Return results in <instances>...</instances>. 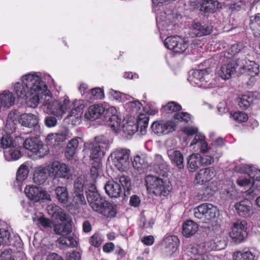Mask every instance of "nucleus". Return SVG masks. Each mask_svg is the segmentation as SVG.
I'll return each mask as SVG.
<instances>
[{"instance_id":"0eeeda50","label":"nucleus","mask_w":260,"mask_h":260,"mask_svg":"<svg viewBox=\"0 0 260 260\" xmlns=\"http://www.w3.org/2000/svg\"><path fill=\"white\" fill-rule=\"evenodd\" d=\"M89 185H91V188L95 189L94 186H92L91 182H89V179H87L86 176H80L75 180L73 196V200L76 204H84L86 203L83 194V188Z\"/></svg>"},{"instance_id":"cd10ccee","label":"nucleus","mask_w":260,"mask_h":260,"mask_svg":"<svg viewBox=\"0 0 260 260\" xmlns=\"http://www.w3.org/2000/svg\"><path fill=\"white\" fill-rule=\"evenodd\" d=\"M104 188L106 193L111 198H119L122 192L121 187L117 182L109 181L106 184Z\"/></svg>"},{"instance_id":"69168bd1","label":"nucleus","mask_w":260,"mask_h":260,"mask_svg":"<svg viewBox=\"0 0 260 260\" xmlns=\"http://www.w3.org/2000/svg\"><path fill=\"white\" fill-rule=\"evenodd\" d=\"M133 164V166L137 169L141 168L145 166L144 158L140 156L135 157Z\"/></svg>"},{"instance_id":"9b49d317","label":"nucleus","mask_w":260,"mask_h":260,"mask_svg":"<svg viewBox=\"0 0 260 260\" xmlns=\"http://www.w3.org/2000/svg\"><path fill=\"white\" fill-rule=\"evenodd\" d=\"M164 43L168 49L178 53H183L187 48V42L177 36L168 37Z\"/></svg>"},{"instance_id":"a18cd8bd","label":"nucleus","mask_w":260,"mask_h":260,"mask_svg":"<svg viewBox=\"0 0 260 260\" xmlns=\"http://www.w3.org/2000/svg\"><path fill=\"white\" fill-rule=\"evenodd\" d=\"M219 3L216 0H205L202 8L206 12H213L218 8Z\"/></svg>"},{"instance_id":"0e129e2a","label":"nucleus","mask_w":260,"mask_h":260,"mask_svg":"<svg viewBox=\"0 0 260 260\" xmlns=\"http://www.w3.org/2000/svg\"><path fill=\"white\" fill-rule=\"evenodd\" d=\"M214 161V158L211 155L203 154L201 155V161L202 166H207L211 165Z\"/></svg>"},{"instance_id":"20e7f679","label":"nucleus","mask_w":260,"mask_h":260,"mask_svg":"<svg viewBox=\"0 0 260 260\" xmlns=\"http://www.w3.org/2000/svg\"><path fill=\"white\" fill-rule=\"evenodd\" d=\"M145 184L148 190L158 196L166 197L171 189L169 182L153 175L146 176Z\"/></svg>"},{"instance_id":"bb28decb","label":"nucleus","mask_w":260,"mask_h":260,"mask_svg":"<svg viewBox=\"0 0 260 260\" xmlns=\"http://www.w3.org/2000/svg\"><path fill=\"white\" fill-rule=\"evenodd\" d=\"M179 240L176 236H168L164 239L163 244L165 251L169 254H172L178 248Z\"/></svg>"},{"instance_id":"7ed1b4c3","label":"nucleus","mask_w":260,"mask_h":260,"mask_svg":"<svg viewBox=\"0 0 260 260\" xmlns=\"http://www.w3.org/2000/svg\"><path fill=\"white\" fill-rule=\"evenodd\" d=\"M110 144V141L105 136L102 135L95 137L93 142L85 143L83 152L88 155L91 159L103 157L106 151L109 149Z\"/></svg>"},{"instance_id":"f3484780","label":"nucleus","mask_w":260,"mask_h":260,"mask_svg":"<svg viewBox=\"0 0 260 260\" xmlns=\"http://www.w3.org/2000/svg\"><path fill=\"white\" fill-rule=\"evenodd\" d=\"M245 171L248 177L251 179L252 184H254V181L258 182L256 184V188L248 192L249 198L252 199L255 196L259 194L260 191V170H258L253 166H248Z\"/></svg>"},{"instance_id":"4d7b16f0","label":"nucleus","mask_w":260,"mask_h":260,"mask_svg":"<svg viewBox=\"0 0 260 260\" xmlns=\"http://www.w3.org/2000/svg\"><path fill=\"white\" fill-rule=\"evenodd\" d=\"M193 149L195 151L200 150L201 152H205L208 149V145L205 141V137L202 139V141H199L193 146H191Z\"/></svg>"},{"instance_id":"6e6d98bb","label":"nucleus","mask_w":260,"mask_h":260,"mask_svg":"<svg viewBox=\"0 0 260 260\" xmlns=\"http://www.w3.org/2000/svg\"><path fill=\"white\" fill-rule=\"evenodd\" d=\"M164 109L168 113H172L181 110V106L174 102H170L164 107Z\"/></svg>"},{"instance_id":"dca6fc26","label":"nucleus","mask_w":260,"mask_h":260,"mask_svg":"<svg viewBox=\"0 0 260 260\" xmlns=\"http://www.w3.org/2000/svg\"><path fill=\"white\" fill-rule=\"evenodd\" d=\"M152 131L158 135H166L176 129V123L173 121H155L151 125Z\"/></svg>"},{"instance_id":"774afa93","label":"nucleus","mask_w":260,"mask_h":260,"mask_svg":"<svg viewBox=\"0 0 260 260\" xmlns=\"http://www.w3.org/2000/svg\"><path fill=\"white\" fill-rule=\"evenodd\" d=\"M237 183L240 186H248L252 184V181L249 177L247 178L241 177L237 179Z\"/></svg>"},{"instance_id":"864d4df0","label":"nucleus","mask_w":260,"mask_h":260,"mask_svg":"<svg viewBox=\"0 0 260 260\" xmlns=\"http://www.w3.org/2000/svg\"><path fill=\"white\" fill-rule=\"evenodd\" d=\"M186 253L192 255H203L202 249L201 248L200 244H190L186 249Z\"/></svg>"},{"instance_id":"f704fd0d","label":"nucleus","mask_w":260,"mask_h":260,"mask_svg":"<svg viewBox=\"0 0 260 260\" xmlns=\"http://www.w3.org/2000/svg\"><path fill=\"white\" fill-rule=\"evenodd\" d=\"M47 93V91L44 93H36L32 95H28L25 98L20 99L25 100L28 107L35 108L39 104L40 98H43V95L46 96Z\"/></svg>"},{"instance_id":"09e8293b","label":"nucleus","mask_w":260,"mask_h":260,"mask_svg":"<svg viewBox=\"0 0 260 260\" xmlns=\"http://www.w3.org/2000/svg\"><path fill=\"white\" fill-rule=\"evenodd\" d=\"M108 125L115 132H118L121 130V119L119 118L118 115H113V117H109L108 119Z\"/></svg>"},{"instance_id":"a878e982","label":"nucleus","mask_w":260,"mask_h":260,"mask_svg":"<svg viewBox=\"0 0 260 260\" xmlns=\"http://www.w3.org/2000/svg\"><path fill=\"white\" fill-rule=\"evenodd\" d=\"M19 117V114L16 111H11L9 113L6 123V128L8 133H13L15 131Z\"/></svg>"},{"instance_id":"4468645a","label":"nucleus","mask_w":260,"mask_h":260,"mask_svg":"<svg viewBox=\"0 0 260 260\" xmlns=\"http://www.w3.org/2000/svg\"><path fill=\"white\" fill-rule=\"evenodd\" d=\"M247 222L245 220H238L233 223L230 237L237 243H240L246 235Z\"/></svg>"},{"instance_id":"3c124183","label":"nucleus","mask_w":260,"mask_h":260,"mask_svg":"<svg viewBox=\"0 0 260 260\" xmlns=\"http://www.w3.org/2000/svg\"><path fill=\"white\" fill-rule=\"evenodd\" d=\"M59 243L67 246L75 247L77 245V242L74 239L70 236H62L59 238L57 240Z\"/></svg>"},{"instance_id":"e433bc0d","label":"nucleus","mask_w":260,"mask_h":260,"mask_svg":"<svg viewBox=\"0 0 260 260\" xmlns=\"http://www.w3.org/2000/svg\"><path fill=\"white\" fill-rule=\"evenodd\" d=\"M4 154L6 159L8 161L17 160L21 156V153L19 147H16V145L9 149L5 150Z\"/></svg>"},{"instance_id":"a211bd4d","label":"nucleus","mask_w":260,"mask_h":260,"mask_svg":"<svg viewBox=\"0 0 260 260\" xmlns=\"http://www.w3.org/2000/svg\"><path fill=\"white\" fill-rule=\"evenodd\" d=\"M23 147L35 153L39 156H43L41 154V150L44 149L42 142L37 137L27 138L23 143Z\"/></svg>"},{"instance_id":"423d86ee","label":"nucleus","mask_w":260,"mask_h":260,"mask_svg":"<svg viewBox=\"0 0 260 260\" xmlns=\"http://www.w3.org/2000/svg\"><path fill=\"white\" fill-rule=\"evenodd\" d=\"M149 116L144 114H140L137 121L129 120L123 124L121 128L123 132L129 135H133L140 128V132L144 135L148 127Z\"/></svg>"},{"instance_id":"f03ea898","label":"nucleus","mask_w":260,"mask_h":260,"mask_svg":"<svg viewBox=\"0 0 260 260\" xmlns=\"http://www.w3.org/2000/svg\"><path fill=\"white\" fill-rule=\"evenodd\" d=\"M87 199L92 209L107 217H114L116 214V206L102 198L97 191L89 190Z\"/></svg>"},{"instance_id":"ea45409f","label":"nucleus","mask_w":260,"mask_h":260,"mask_svg":"<svg viewBox=\"0 0 260 260\" xmlns=\"http://www.w3.org/2000/svg\"><path fill=\"white\" fill-rule=\"evenodd\" d=\"M212 30L211 26H203L200 23H195L193 25V32L198 36L209 35Z\"/></svg>"},{"instance_id":"393cba45","label":"nucleus","mask_w":260,"mask_h":260,"mask_svg":"<svg viewBox=\"0 0 260 260\" xmlns=\"http://www.w3.org/2000/svg\"><path fill=\"white\" fill-rule=\"evenodd\" d=\"M48 213L50 216L55 219H58L60 221L67 220V216H68L59 206L55 204H51L48 205L47 207Z\"/></svg>"},{"instance_id":"e2e57ef3","label":"nucleus","mask_w":260,"mask_h":260,"mask_svg":"<svg viewBox=\"0 0 260 260\" xmlns=\"http://www.w3.org/2000/svg\"><path fill=\"white\" fill-rule=\"evenodd\" d=\"M174 118L181 121L188 122L190 119V115L186 112H179L174 114Z\"/></svg>"},{"instance_id":"79ce46f5","label":"nucleus","mask_w":260,"mask_h":260,"mask_svg":"<svg viewBox=\"0 0 260 260\" xmlns=\"http://www.w3.org/2000/svg\"><path fill=\"white\" fill-rule=\"evenodd\" d=\"M254 255L250 251H238L233 254V260H254Z\"/></svg>"},{"instance_id":"4c0bfd02","label":"nucleus","mask_w":260,"mask_h":260,"mask_svg":"<svg viewBox=\"0 0 260 260\" xmlns=\"http://www.w3.org/2000/svg\"><path fill=\"white\" fill-rule=\"evenodd\" d=\"M55 193L56 198L59 202L66 204L69 199V193L66 187L63 186H57L55 188Z\"/></svg>"},{"instance_id":"6ab92c4d","label":"nucleus","mask_w":260,"mask_h":260,"mask_svg":"<svg viewBox=\"0 0 260 260\" xmlns=\"http://www.w3.org/2000/svg\"><path fill=\"white\" fill-rule=\"evenodd\" d=\"M83 142L81 138L75 137L72 139L67 144L65 149V156L68 160L73 159L77 152L80 144Z\"/></svg>"},{"instance_id":"c9c22d12","label":"nucleus","mask_w":260,"mask_h":260,"mask_svg":"<svg viewBox=\"0 0 260 260\" xmlns=\"http://www.w3.org/2000/svg\"><path fill=\"white\" fill-rule=\"evenodd\" d=\"M0 101L2 106L9 108L14 104L15 98L12 92L5 90L0 94Z\"/></svg>"},{"instance_id":"412c9836","label":"nucleus","mask_w":260,"mask_h":260,"mask_svg":"<svg viewBox=\"0 0 260 260\" xmlns=\"http://www.w3.org/2000/svg\"><path fill=\"white\" fill-rule=\"evenodd\" d=\"M61 222L56 223L53 224V231L54 233L62 236H68L72 232V221L67 216V220L61 221Z\"/></svg>"},{"instance_id":"5fc2aeb1","label":"nucleus","mask_w":260,"mask_h":260,"mask_svg":"<svg viewBox=\"0 0 260 260\" xmlns=\"http://www.w3.org/2000/svg\"><path fill=\"white\" fill-rule=\"evenodd\" d=\"M71 136L70 131L67 128H64L55 134V140L57 142H63Z\"/></svg>"},{"instance_id":"39448f33","label":"nucleus","mask_w":260,"mask_h":260,"mask_svg":"<svg viewBox=\"0 0 260 260\" xmlns=\"http://www.w3.org/2000/svg\"><path fill=\"white\" fill-rule=\"evenodd\" d=\"M189 80L191 84L206 89L212 88L216 84L213 74L207 69L193 71L189 76Z\"/></svg>"},{"instance_id":"2f4dec72","label":"nucleus","mask_w":260,"mask_h":260,"mask_svg":"<svg viewBox=\"0 0 260 260\" xmlns=\"http://www.w3.org/2000/svg\"><path fill=\"white\" fill-rule=\"evenodd\" d=\"M49 173V169L45 167H39L34 174V181L38 184H42L47 179V174Z\"/></svg>"},{"instance_id":"9d476101","label":"nucleus","mask_w":260,"mask_h":260,"mask_svg":"<svg viewBox=\"0 0 260 260\" xmlns=\"http://www.w3.org/2000/svg\"><path fill=\"white\" fill-rule=\"evenodd\" d=\"M49 175L54 178L70 179L72 176L71 168L66 164L59 162H53L49 169Z\"/></svg>"},{"instance_id":"2eb2a0df","label":"nucleus","mask_w":260,"mask_h":260,"mask_svg":"<svg viewBox=\"0 0 260 260\" xmlns=\"http://www.w3.org/2000/svg\"><path fill=\"white\" fill-rule=\"evenodd\" d=\"M235 64L242 73L246 74L251 77H253L259 73V66L255 62L246 60V59H238Z\"/></svg>"},{"instance_id":"b1692460","label":"nucleus","mask_w":260,"mask_h":260,"mask_svg":"<svg viewBox=\"0 0 260 260\" xmlns=\"http://www.w3.org/2000/svg\"><path fill=\"white\" fill-rule=\"evenodd\" d=\"M104 112L103 104L93 105L88 108L85 117L87 119L94 120L103 117Z\"/></svg>"},{"instance_id":"473e14b6","label":"nucleus","mask_w":260,"mask_h":260,"mask_svg":"<svg viewBox=\"0 0 260 260\" xmlns=\"http://www.w3.org/2000/svg\"><path fill=\"white\" fill-rule=\"evenodd\" d=\"M198 225L192 220L185 221L182 225V233L184 236L190 237L198 230Z\"/></svg>"},{"instance_id":"7c9ffc66","label":"nucleus","mask_w":260,"mask_h":260,"mask_svg":"<svg viewBox=\"0 0 260 260\" xmlns=\"http://www.w3.org/2000/svg\"><path fill=\"white\" fill-rule=\"evenodd\" d=\"M236 70L235 64L228 63L223 64L218 72L219 76L224 80H228L231 78L232 74Z\"/></svg>"},{"instance_id":"6e6552de","label":"nucleus","mask_w":260,"mask_h":260,"mask_svg":"<svg viewBox=\"0 0 260 260\" xmlns=\"http://www.w3.org/2000/svg\"><path fill=\"white\" fill-rule=\"evenodd\" d=\"M218 214L216 207L211 204H203L194 209V216L202 220L203 222H207L215 218Z\"/></svg>"},{"instance_id":"052dcab7","label":"nucleus","mask_w":260,"mask_h":260,"mask_svg":"<svg viewBox=\"0 0 260 260\" xmlns=\"http://www.w3.org/2000/svg\"><path fill=\"white\" fill-rule=\"evenodd\" d=\"M90 244L94 247H99L102 243V239L99 234L95 233L89 239Z\"/></svg>"},{"instance_id":"a19ab883","label":"nucleus","mask_w":260,"mask_h":260,"mask_svg":"<svg viewBox=\"0 0 260 260\" xmlns=\"http://www.w3.org/2000/svg\"><path fill=\"white\" fill-rule=\"evenodd\" d=\"M116 180L118 181L124 190V195L129 194V191L131 190V181L130 178L127 176L124 175H118L116 178Z\"/></svg>"},{"instance_id":"ddd939ff","label":"nucleus","mask_w":260,"mask_h":260,"mask_svg":"<svg viewBox=\"0 0 260 260\" xmlns=\"http://www.w3.org/2000/svg\"><path fill=\"white\" fill-rule=\"evenodd\" d=\"M24 192L30 200L35 202H39L41 200L51 201L50 195L46 190L36 186H26L25 188Z\"/></svg>"},{"instance_id":"13d9d810","label":"nucleus","mask_w":260,"mask_h":260,"mask_svg":"<svg viewBox=\"0 0 260 260\" xmlns=\"http://www.w3.org/2000/svg\"><path fill=\"white\" fill-rule=\"evenodd\" d=\"M232 116L235 120L239 122H246L248 119V115L245 113L242 112H235L232 114Z\"/></svg>"},{"instance_id":"49530a36","label":"nucleus","mask_w":260,"mask_h":260,"mask_svg":"<svg viewBox=\"0 0 260 260\" xmlns=\"http://www.w3.org/2000/svg\"><path fill=\"white\" fill-rule=\"evenodd\" d=\"M1 147L3 149H9L10 147L14 146L15 144L14 140L9 134H6L3 136L1 139Z\"/></svg>"},{"instance_id":"bf43d9fd","label":"nucleus","mask_w":260,"mask_h":260,"mask_svg":"<svg viewBox=\"0 0 260 260\" xmlns=\"http://www.w3.org/2000/svg\"><path fill=\"white\" fill-rule=\"evenodd\" d=\"M33 220L34 221H37L38 224H40L45 229L51 228L53 225L52 221L51 220L44 217L39 218L37 220H36V219L34 218Z\"/></svg>"},{"instance_id":"603ef678","label":"nucleus","mask_w":260,"mask_h":260,"mask_svg":"<svg viewBox=\"0 0 260 260\" xmlns=\"http://www.w3.org/2000/svg\"><path fill=\"white\" fill-rule=\"evenodd\" d=\"M28 174V170L26 166L21 165L19 168L17 174L16 179L18 181H22L27 177Z\"/></svg>"},{"instance_id":"f257e3e1","label":"nucleus","mask_w":260,"mask_h":260,"mask_svg":"<svg viewBox=\"0 0 260 260\" xmlns=\"http://www.w3.org/2000/svg\"><path fill=\"white\" fill-rule=\"evenodd\" d=\"M14 88L18 98H25L28 95L47 91V86L41 78L31 74L23 76L22 82L16 83Z\"/></svg>"},{"instance_id":"58836bf2","label":"nucleus","mask_w":260,"mask_h":260,"mask_svg":"<svg viewBox=\"0 0 260 260\" xmlns=\"http://www.w3.org/2000/svg\"><path fill=\"white\" fill-rule=\"evenodd\" d=\"M250 27L253 31L254 35L260 37V14L250 17Z\"/></svg>"},{"instance_id":"5701e85b","label":"nucleus","mask_w":260,"mask_h":260,"mask_svg":"<svg viewBox=\"0 0 260 260\" xmlns=\"http://www.w3.org/2000/svg\"><path fill=\"white\" fill-rule=\"evenodd\" d=\"M215 176V173L213 168H208L200 170L196 176L197 183L200 184L210 181Z\"/></svg>"},{"instance_id":"8fccbe9b","label":"nucleus","mask_w":260,"mask_h":260,"mask_svg":"<svg viewBox=\"0 0 260 260\" xmlns=\"http://www.w3.org/2000/svg\"><path fill=\"white\" fill-rule=\"evenodd\" d=\"M103 109H104V112H103V117L106 119H109V117H113V115H117L115 108L107 103L103 104Z\"/></svg>"},{"instance_id":"680f3d73","label":"nucleus","mask_w":260,"mask_h":260,"mask_svg":"<svg viewBox=\"0 0 260 260\" xmlns=\"http://www.w3.org/2000/svg\"><path fill=\"white\" fill-rule=\"evenodd\" d=\"M146 164H149L151 165L158 166L159 168H160L161 166L163 167L165 166L162 156L159 154H155L154 155V159L152 161L147 160Z\"/></svg>"},{"instance_id":"f8f14e48","label":"nucleus","mask_w":260,"mask_h":260,"mask_svg":"<svg viewBox=\"0 0 260 260\" xmlns=\"http://www.w3.org/2000/svg\"><path fill=\"white\" fill-rule=\"evenodd\" d=\"M70 105V101L64 99L62 102L53 101L46 104V112L48 114H52L57 117H61L67 111L68 105Z\"/></svg>"},{"instance_id":"c756f323","label":"nucleus","mask_w":260,"mask_h":260,"mask_svg":"<svg viewBox=\"0 0 260 260\" xmlns=\"http://www.w3.org/2000/svg\"><path fill=\"white\" fill-rule=\"evenodd\" d=\"M168 155L172 163L179 169L184 168L183 156L179 151L169 150L168 151Z\"/></svg>"},{"instance_id":"37998d69","label":"nucleus","mask_w":260,"mask_h":260,"mask_svg":"<svg viewBox=\"0 0 260 260\" xmlns=\"http://www.w3.org/2000/svg\"><path fill=\"white\" fill-rule=\"evenodd\" d=\"M201 248L203 250V254L211 251L212 250H217L223 248L222 246L217 245L216 242L211 240L200 244Z\"/></svg>"},{"instance_id":"4be33fe9","label":"nucleus","mask_w":260,"mask_h":260,"mask_svg":"<svg viewBox=\"0 0 260 260\" xmlns=\"http://www.w3.org/2000/svg\"><path fill=\"white\" fill-rule=\"evenodd\" d=\"M39 117L31 113H24L20 116L19 119V123L21 126L28 128L36 127L39 124Z\"/></svg>"},{"instance_id":"aec40b11","label":"nucleus","mask_w":260,"mask_h":260,"mask_svg":"<svg viewBox=\"0 0 260 260\" xmlns=\"http://www.w3.org/2000/svg\"><path fill=\"white\" fill-rule=\"evenodd\" d=\"M234 207L238 215L241 217L248 218L253 214V210L248 200H245L237 203Z\"/></svg>"},{"instance_id":"338daca9","label":"nucleus","mask_w":260,"mask_h":260,"mask_svg":"<svg viewBox=\"0 0 260 260\" xmlns=\"http://www.w3.org/2000/svg\"><path fill=\"white\" fill-rule=\"evenodd\" d=\"M91 94L94 99H102L104 97V94L102 89L100 88L93 89L91 91Z\"/></svg>"},{"instance_id":"c03bdc74","label":"nucleus","mask_w":260,"mask_h":260,"mask_svg":"<svg viewBox=\"0 0 260 260\" xmlns=\"http://www.w3.org/2000/svg\"><path fill=\"white\" fill-rule=\"evenodd\" d=\"M12 237L10 229H0V241L2 245H10Z\"/></svg>"},{"instance_id":"c85d7f7f","label":"nucleus","mask_w":260,"mask_h":260,"mask_svg":"<svg viewBox=\"0 0 260 260\" xmlns=\"http://www.w3.org/2000/svg\"><path fill=\"white\" fill-rule=\"evenodd\" d=\"M84 108V106L81 101L76 100L72 103L70 102V105L68 107V110L71 109V111L67 117H75L76 119H79Z\"/></svg>"},{"instance_id":"de8ad7c7","label":"nucleus","mask_w":260,"mask_h":260,"mask_svg":"<svg viewBox=\"0 0 260 260\" xmlns=\"http://www.w3.org/2000/svg\"><path fill=\"white\" fill-rule=\"evenodd\" d=\"M238 105L242 109H246L252 102V98L248 95H242L237 99Z\"/></svg>"},{"instance_id":"72a5a7b5","label":"nucleus","mask_w":260,"mask_h":260,"mask_svg":"<svg viewBox=\"0 0 260 260\" xmlns=\"http://www.w3.org/2000/svg\"><path fill=\"white\" fill-rule=\"evenodd\" d=\"M202 166L201 154L193 153L188 157L187 167L189 171L194 172Z\"/></svg>"},{"instance_id":"1a4fd4ad","label":"nucleus","mask_w":260,"mask_h":260,"mask_svg":"<svg viewBox=\"0 0 260 260\" xmlns=\"http://www.w3.org/2000/svg\"><path fill=\"white\" fill-rule=\"evenodd\" d=\"M130 150L118 148L110 155L113 165L120 171H124L129 165Z\"/></svg>"}]
</instances>
